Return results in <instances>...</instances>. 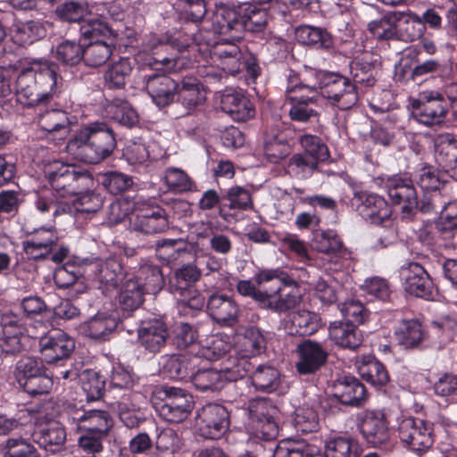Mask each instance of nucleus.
I'll return each mask as SVG.
<instances>
[{"instance_id":"f257e3e1","label":"nucleus","mask_w":457,"mask_h":457,"mask_svg":"<svg viewBox=\"0 0 457 457\" xmlns=\"http://www.w3.org/2000/svg\"><path fill=\"white\" fill-rule=\"evenodd\" d=\"M62 87L58 63L46 58L31 59L16 78L17 99L27 107L50 104L59 96Z\"/></svg>"},{"instance_id":"f03ea898","label":"nucleus","mask_w":457,"mask_h":457,"mask_svg":"<svg viewBox=\"0 0 457 457\" xmlns=\"http://www.w3.org/2000/svg\"><path fill=\"white\" fill-rule=\"evenodd\" d=\"M215 24L219 34L239 40L244 30L262 32L268 24V12L251 3L221 5L215 13Z\"/></svg>"},{"instance_id":"7ed1b4c3","label":"nucleus","mask_w":457,"mask_h":457,"mask_svg":"<svg viewBox=\"0 0 457 457\" xmlns=\"http://www.w3.org/2000/svg\"><path fill=\"white\" fill-rule=\"evenodd\" d=\"M115 147L114 133L104 122H94L80 129L67 145L76 158L91 164L109 157Z\"/></svg>"},{"instance_id":"20e7f679","label":"nucleus","mask_w":457,"mask_h":457,"mask_svg":"<svg viewBox=\"0 0 457 457\" xmlns=\"http://www.w3.org/2000/svg\"><path fill=\"white\" fill-rule=\"evenodd\" d=\"M253 279L259 287L273 280L278 282L273 291L266 290L262 305L263 309L285 313L295 308L302 300L296 280L280 268L260 269Z\"/></svg>"},{"instance_id":"39448f33","label":"nucleus","mask_w":457,"mask_h":457,"mask_svg":"<svg viewBox=\"0 0 457 457\" xmlns=\"http://www.w3.org/2000/svg\"><path fill=\"white\" fill-rule=\"evenodd\" d=\"M80 37L89 42L84 46V62L89 67H100L112 56L116 46V34L104 22L94 20L79 28Z\"/></svg>"},{"instance_id":"423d86ee","label":"nucleus","mask_w":457,"mask_h":457,"mask_svg":"<svg viewBox=\"0 0 457 457\" xmlns=\"http://www.w3.org/2000/svg\"><path fill=\"white\" fill-rule=\"evenodd\" d=\"M44 172L52 189L61 197L75 195L94 186L91 173L74 164L56 161L46 166Z\"/></svg>"},{"instance_id":"0eeeda50","label":"nucleus","mask_w":457,"mask_h":457,"mask_svg":"<svg viewBox=\"0 0 457 457\" xmlns=\"http://www.w3.org/2000/svg\"><path fill=\"white\" fill-rule=\"evenodd\" d=\"M61 420L75 432H88L108 436L112 427V420L108 411L103 410L77 407L69 404L60 415Z\"/></svg>"},{"instance_id":"6e6552de","label":"nucleus","mask_w":457,"mask_h":457,"mask_svg":"<svg viewBox=\"0 0 457 457\" xmlns=\"http://www.w3.org/2000/svg\"><path fill=\"white\" fill-rule=\"evenodd\" d=\"M200 277L201 270L195 264H184L170 278L169 292L182 304L192 310H201L204 306V297L195 287Z\"/></svg>"},{"instance_id":"1a4fd4ad","label":"nucleus","mask_w":457,"mask_h":457,"mask_svg":"<svg viewBox=\"0 0 457 457\" xmlns=\"http://www.w3.org/2000/svg\"><path fill=\"white\" fill-rule=\"evenodd\" d=\"M385 189L392 204L400 206L401 219L412 220L418 212V194L411 177L407 174L390 176L385 181Z\"/></svg>"},{"instance_id":"9d476101","label":"nucleus","mask_w":457,"mask_h":457,"mask_svg":"<svg viewBox=\"0 0 457 457\" xmlns=\"http://www.w3.org/2000/svg\"><path fill=\"white\" fill-rule=\"evenodd\" d=\"M251 364L245 360H237L231 367L223 370L212 368H199L194 370L191 381L195 387L202 392L220 390L226 381H236L244 378L249 371Z\"/></svg>"},{"instance_id":"9b49d317","label":"nucleus","mask_w":457,"mask_h":457,"mask_svg":"<svg viewBox=\"0 0 457 457\" xmlns=\"http://www.w3.org/2000/svg\"><path fill=\"white\" fill-rule=\"evenodd\" d=\"M368 30L378 40L414 41L422 36L421 29L409 31L404 12H390L369 22Z\"/></svg>"},{"instance_id":"f8f14e48","label":"nucleus","mask_w":457,"mask_h":457,"mask_svg":"<svg viewBox=\"0 0 457 457\" xmlns=\"http://www.w3.org/2000/svg\"><path fill=\"white\" fill-rule=\"evenodd\" d=\"M247 410L255 430L263 440L270 441L278 436L279 409L271 398L253 399L249 402Z\"/></svg>"},{"instance_id":"ddd939ff","label":"nucleus","mask_w":457,"mask_h":457,"mask_svg":"<svg viewBox=\"0 0 457 457\" xmlns=\"http://www.w3.org/2000/svg\"><path fill=\"white\" fill-rule=\"evenodd\" d=\"M447 114L443 95L439 91L428 90L411 101V116L426 127L440 125Z\"/></svg>"},{"instance_id":"4468645a","label":"nucleus","mask_w":457,"mask_h":457,"mask_svg":"<svg viewBox=\"0 0 457 457\" xmlns=\"http://www.w3.org/2000/svg\"><path fill=\"white\" fill-rule=\"evenodd\" d=\"M164 396L155 403L159 416L170 422L179 423L185 420L193 409V397L186 390L178 387H166Z\"/></svg>"},{"instance_id":"2eb2a0df","label":"nucleus","mask_w":457,"mask_h":457,"mask_svg":"<svg viewBox=\"0 0 457 457\" xmlns=\"http://www.w3.org/2000/svg\"><path fill=\"white\" fill-rule=\"evenodd\" d=\"M399 438L417 453L428 451L434 444L431 424L414 417L402 418L398 422Z\"/></svg>"},{"instance_id":"dca6fc26","label":"nucleus","mask_w":457,"mask_h":457,"mask_svg":"<svg viewBox=\"0 0 457 457\" xmlns=\"http://www.w3.org/2000/svg\"><path fill=\"white\" fill-rule=\"evenodd\" d=\"M135 204L140 209L131 221L134 231L152 235L165 232L169 228V218L167 212L158 205H154L150 199L137 198Z\"/></svg>"},{"instance_id":"f3484780","label":"nucleus","mask_w":457,"mask_h":457,"mask_svg":"<svg viewBox=\"0 0 457 457\" xmlns=\"http://www.w3.org/2000/svg\"><path fill=\"white\" fill-rule=\"evenodd\" d=\"M356 421L358 430L368 445L381 447L388 443V423L382 411L363 410L357 414Z\"/></svg>"},{"instance_id":"a211bd4d","label":"nucleus","mask_w":457,"mask_h":457,"mask_svg":"<svg viewBox=\"0 0 457 457\" xmlns=\"http://www.w3.org/2000/svg\"><path fill=\"white\" fill-rule=\"evenodd\" d=\"M40 353L47 364L62 366L75 349L74 339L60 329H53L40 337Z\"/></svg>"},{"instance_id":"6ab92c4d","label":"nucleus","mask_w":457,"mask_h":457,"mask_svg":"<svg viewBox=\"0 0 457 457\" xmlns=\"http://www.w3.org/2000/svg\"><path fill=\"white\" fill-rule=\"evenodd\" d=\"M196 427L200 436L206 439L220 438L229 428L228 409L219 403L204 405L198 412Z\"/></svg>"},{"instance_id":"aec40b11","label":"nucleus","mask_w":457,"mask_h":457,"mask_svg":"<svg viewBox=\"0 0 457 457\" xmlns=\"http://www.w3.org/2000/svg\"><path fill=\"white\" fill-rule=\"evenodd\" d=\"M171 46L156 36H151L144 44V50L151 56L148 65L154 70H163L170 72H178L187 64V59L183 55L169 53Z\"/></svg>"},{"instance_id":"412c9836","label":"nucleus","mask_w":457,"mask_h":457,"mask_svg":"<svg viewBox=\"0 0 457 457\" xmlns=\"http://www.w3.org/2000/svg\"><path fill=\"white\" fill-rule=\"evenodd\" d=\"M399 276L406 292L417 297L433 298L434 283L423 266L418 262H408L399 270Z\"/></svg>"},{"instance_id":"4be33fe9","label":"nucleus","mask_w":457,"mask_h":457,"mask_svg":"<svg viewBox=\"0 0 457 457\" xmlns=\"http://www.w3.org/2000/svg\"><path fill=\"white\" fill-rule=\"evenodd\" d=\"M25 233L28 238L22 242V246L30 259L37 261L47 258L58 245L59 236L54 228L41 227L31 231L25 230Z\"/></svg>"},{"instance_id":"5701e85b","label":"nucleus","mask_w":457,"mask_h":457,"mask_svg":"<svg viewBox=\"0 0 457 457\" xmlns=\"http://www.w3.org/2000/svg\"><path fill=\"white\" fill-rule=\"evenodd\" d=\"M333 395L342 404L355 408L364 406L369 399L365 386L351 375L339 376L333 382Z\"/></svg>"},{"instance_id":"b1692460","label":"nucleus","mask_w":457,"mask_h":457,"mask_svg":"<svg viewBox=\"0 0 457 457\" xmlns=\"http://www.w3.org/2000/svg\"><path fill=\"white\" fill-rule=\"evenodd\" d=\"M295 370L300 375H312L325 365L328 353L321 344L307 339L296 347Z\"/></svg>"},{"instance_id":"393cba45","label":"nucleus","mask_w":457,"mask_h":457,"mask_svg":"<svg viewBox=\"0 0 457 457\" xmlns=\"http://www.w3.org/2000/svg\"><path fill=\"white\" fill-rule=\"evenodd\" d=\"M145 88L152 101L158 107H165L173 103L179 83L162 73H151L144 76Z\"/></svg>"},{"instance_id":"a878e982","label":"nucleus","mask_w":457,"mask_h":457,"mask_svg":"<svg viewBox=\"0 0 457 457\" xmlns=\"http://www.w3.org/2000/svg\"><path fill=\"white\" fill-rule=\"evenodd\" d=\"M67 112L61 109L40 111L36 121L38 128L53 138H65L71 132L72 119Z\"/></svg>"},{"instance_id":"bb28decb","label":"nucleus","mask_w":457,"mask_h":457,"mask_svg":"<svg viewBox=\"0 0 457 457\" xmlns=\"http://www.w3.org/2000/svg\"><path fill=\"white\" fill-rule=\"evenodd\" d=\"M207 310L213 320L222 326L233 327L238 321L239 305L225 294H212L207 301Z\"/></svg>"},{"instance_id":"cd10ccee","label":"nucleus","mask_w":457,"mask_h":457,"mask_svg":"<svg viewBox=\"0 0 457 457\" xmlns=\"http://www.w3.org/2000/svg\"><path fill=\"white\" fill-rule=\"evenodd\" d=\"M356 196L360 201L357 211L364 220L380 224L391 217L392 209L383 196L368 192H361Z\"/></svg>"},{"instance_id":"c85d7f7f","label":"nucleus","mask_w":457,"mask_h":457,"mask_svg":"<svg viewBox=\"0 0 457 457\" xmlns=\"http://www.w3.org/2000/svg\"><path fill=\"white\" fill-rule=\"evenodd\" d=\"M228 37L225 42L218 43L212 52V57L217 66L228 75L239 73L242 70V58L244 53Z\"/></svg>"},{"instance_id":"c756f323","label":"nucleus","mask_w":457,"mask_h":457,"mask_svg":"<svg viewBox=\"0 0 457 457\" xmlns=\"http://www.w3.org/2000/svg\"><path fill=\"white\" fill-rule=\"evenodd\" d=\"M220 108L236 121H245L255 115L252 102L242 91L226 90L220 97Z\"/></svg>"},{"instance_id":"7c9ffc66","label":"nucleus","mask_w":457,"mask_h":457,"mask_svg":"<svg viewBox=\"0 0 457 457\" xmlns=\"http://www.w3.org/2000/svg\"><path fill=\"white\" fill-rule=\"evenodd\" d=\"M435 158L437 164L457 180V138L453 134H439L435 139Z\"/></svg>"},{"instance_id":"2f4dec72","label":"nucleus","mask_w":457,"mask_h":457,"mask_svg":"<svg viewBox=\"0 0 457 457\" xmlns=\"http://www.w3.org/2000/svg\"><path fill=\"white\" fill-rule=\"evenodd\" d=\"M200 365L197 355L173 354L162 359V372L169 378L181 380L190 378L194 370Z\"/></svg>"},{"instance_id":"473e14b6","label":"nucleus","mask_w":457,"mask_h":457,"mask_svg":"<svg viewBox=\"0 0 457 457\" xmlns=\"http://www.w3.org/2000/svg\"><path fill=\"white\" fill-rule=\"evenodd\" d=\"M140 345L149 353H158L165 345L168 337L166 325L160 320L142 321L137 329Z\"/></svg>"},{"instance_id":"72a5a7b5","label":"nucleus","mask_w":457,"mask_h":457,"mask_svg":"<svg viewBox=\"0 0 457 457\" xmlns=\"http://www.w3.org/2000/svg\"><path fill=\"white\" fill-rule=\"evenodd\" d=\"M65 426L67 425L62 421V423L57 421L49 422L34 432V440L46 452L58 453L64 448L66 443Z\"/></svg>"},{"instance_id":"f704fd0d","label":"nucleus","mask_w":457,"mask_h":457,"mask_svg":"<svg viewBox=\"0 0 457 457\" xmlns=\"http://www.w3.org/2000/svg\"><path fill=\"white\" fill-rule=\"evenodd\" d=\"M137 380L135 374L123 366H113L108 378L107 392L114 398L120 397V400L136 398L138 395L133 393V389Z\"/></svg>"},{"instance_id":"c9c22d12","label":"nucleus","mask_w":457,"mask_h":457,"mask_svg":"<svg viewBox=\"0 0 457 457\" xmlns=\"http://www.w3.org/2000/svg\"><path fill=\"white\" fill-rule=\"evenodd\" d=\"M295 37L301 45L330 54L335 52L334 38L325 29L310 25L299 26L295 29Z\"/></svg>"},{"instance_id":"e433bc0d","label":"nucleus","mask_w":457,"mask_h":457,"mask_svg":"<svg viewBox=\"0 0 457 457\" xmlns=\"http://www.w3.org/2000/svg\"><path fill=\"white\" fill-rule=\"evenodd\" d=\"M330 339L339 347L356 350L361 345L363 336L352 322L334 321L328 328Z\"/></svg>"},{"instance_id":"4c0bfd02","label":"nucleus","mask_w":457,"mask_h":457,"mask_svg":"<svg viewBox=\"0 0 457 457\" xmlns=\"http://www.w3.org/2000/svg\"><path fill=\"white\" fill-rule=\"evenodd\" d=\"M395 336L398 345L403 348L412 349L421 345L427 332L418 320H403L395 328Z\"/></svg>"},{"instance_id":"58836bf2","label":"nucleus","mask_w":457,"mask_h":457,"mask_svg":"<svg viewBox=\"0 0 457 457\" xmlns=\"http://www.w3.org/2000/svg\"><path fill=\"white\" fill-rule=\"evenodd\" d=\"M117 321L114 318L98 313L79 326L80 333L97 341L109 340L110 335L116 329Z\"/></svg>"},{"instance_id":"ea45409f","label":"nucleus","mask_w":457,"mask_h":457,"mask_svg":"<svg viewBox=\"0 0 457 457\" xmlns=\"http://www.w3.org/2000/svg\"><path fill=\"white\" fill-rule=\"evenodd\" d=\"M238 351L242 354L239 360L254 357L262 353L266 349V338L262 331L254 326L246 328L237 343Z\"/></svg>"},{"instance_id":"a19ab883","label":"nucleus","mask_w":457,"mask_h":457,"mask_svg":"<svg viewBox=\"0 0 457 457\" xmlns=\"http://www.w3.org/2000/svg\"><path fill=\"white\" fill-rule=\"evenodd\" d=\"M154 143L148 142L142 137L129 140L123 151V156L130 164H144L155 161L158 155L154 154Z\"/></svg>"},{"instance_id":"79ce46f5","label":"nucleus","mask_w":457,"mask_h":457,"mask_svg":"<svg viewBox=\"0 0 457 457\" xmlns=\"http://www.w3.org/2000/svg\"><path fill=\"white\" fill-rule=\"evenodd\" d=\"M308 74L315 79L316 92L320 89L321 94L329 101L337 96L345 83H348L349 79L337 72L312 69Z\"/></svg>"},{"instance_id":"37998d69","label":"nucleus","mask_w":457,"mask_h":457,"mask_svg":"<svg viewBox=\"0 0 457 457\" xmlns=\"http://www.w3.org/2000/svg\"><path fill=\"white\" fill-rule=\"evenodd\" d=\"M46 36V29L39 21L17 22L12 28V38L20 46L31 45Z\"/></svg>"},{"instance_id":"c03bdc74","label":"nucleus","mask_w":457,"mask_h":457,"mask_svg":"<svg viewBox=\"0 0 457 457\" xmlns=\"http://www.w3.org/2000/svg\"><path fill=\"white\" fill-rule=\"evenodd\" d=\"M132 72L129 58L120 57L111 63L104 74V87L108 89H121L126 86Z\"/></svg>"},{"instance_id":"a18cd8bd","label":"nucleus","mask_w":457,"mask_h":457,"mask_svg":"<svg viewBox=\"0 0 457 457\" xmlns=\"http://www.w3.org/2000/svg\"><path fill=\"white\" fill-rule=\"evenodd\" d=\"M290 108L288 115L290 119L297 122H307L319 116L316 109L317 96H289Z\"/></svg>"},{"instance_id":"49530a36","label":"nucleus","mask_w":457,"mask_h":457,"mask_svg":"<svg viewBox=\"0 0 457 457\" xmlns=\"http://www.w3.org/2000/svg\"><path fill=\"white\" fill-rule=\"evenodd\" d=\"M178 101L191 111L205 101V93L202 84L195 78H185L176 94Z\"/></svg>"},{"instance_id":"de8ad7c7","label":"nucleus","mask_w":457,"mask_h":457,"mask_svg":"<svg viewBox=\"0 0 457 457\" xmlns=\"http://www.w3.org/2000/svg\"><path fill=\"white\" fill-rule=\"evenodd\" d=\"M96 275L99 282L112 288L117 287L125 278L120 262L113 256L97 262Z\"/></svg>"},{"instance_id":"09e8293b","label":"nucleus","mask_w":457,"mask_h":457,"mask_svg":"<svg viewBox=\"0 0 457 457\" xmlns=\"http://www.w3.org/2000/svg\"><path fill=\"white\" fill-rule=\"evenodd\" d=\"M377 60H369L366 56L353 60L350 63V72L353 84L367 87L374 86L377 81Z\"/></svg>"},{"instance_id":"8fccbe9b","label":"nucleus","mask_w":457,"mask_h":457,"mask_svg":"<svg viewBox=\"0 0 457 457\" xmlns=\"http://www.w3.org/2000/svg\"><path fill=\"white\" fill-rule=\"evenodd\" d=\"M361 448L350 436L329 437L325 443L326 457H360Z\"/></svg>"},{"instance_id":"3c124183","label":"nucleus","mask_w":457,"mask_h":457,"mask_svg":"<svg viewBox=\"0 0 457 457\" xmlns=\"http://www.w3.org/2000/svg\"><path fill=\"white\" fill-rule=\"evenodd\" d=\"M251 382L256 391L272 393L280 385V374L272 366L259 365L251 375Z\"/></svg>"},{"instance_id":"603ef678","label":"nucleus","mask_w":457,"mask_h":457,"mask_svg":"<svg viewBox=\"0 0 457 457\" xmlns=\"http://www.w3.org/2000/svg\"><path fill=\"white\" fill-rule=\"evenodd\" d=\"M312 245L318 252L335 257H344L348 254L341 238L330 229L317 233L312 240Z\"/></svg>"},{"instance_id":"864d4df0","label":"nucleus","mask_w":457,"mask_h":457,"mask_svg":"<svg viewBox=\"0 0 457 457\" xmlns=\"http://www.w3.org/2000/svg\"><path fill=\"white\" fill-rule=\"evenodd\" d=\"M319 170V164L299 153L293 154L287 161L285 172L298 180L310 179Z\"/></svg>"},{"instance_id":"5fc2aeb1","label":"nucleus","mask_w":457,"mask_h":457,"mask_svg":"<svg viewBox=\"0 0 457 457\" xmlns=\"http://www.w3.org/2000/svg\"><path fill=\"white\" fill-rule=\"evenodd\" d=\"M298 142L303 149L300 153L319 165L329 159L328 148L320 137L303 134L299 137Z\"/></svg>"},{"instance_id":"6e6d98bb","label":"nucleus","mask_w":457,"mask_h":457,"mask_svg":"<svg viewBox=\"0 0 457 457\" xmlns=\"http://www.w3.org/2000/svg\"><path fill=\"white\" fill-rule=\"evenodd\" d=\"M145 294L146 293L143 289L142 283L131 277L121 287L119 303L124 311L137 310L143 303Z\"/></svg>"},{"instance_id":"4d7b16f0","label":"nucleus","mask_w":457,"mask_h":457,"mask_svg":"<svg viewBox=\"0 0 457 457\" xmlns=\"http://www.w3.org/2000/svg\"><path fill=\"white\" fill-rule=\"evenodd\" d=\"M132 278L142 283L143 289L146 294H156L164 286V278L161 268L151 263L141 265Z\"/></svg>"},{"instance_id":"13d9d810","label":"nucleus","mask_w":457,"mask_h":457,"mask_svg":"<svg viewBox=\"0 0 457 457\" xmlns=\"http://www.w3.org/2000/svg\"><path fill=\"white\" fill-rule=\"evenodd\" d=\"M292 424L295 429L302 434H310L319 431L320 417L317 411L309 405L297 407L293 415Z\"/></svg>"},{"instance_id":"bf43d9fd","label":"nucleus","mask_w":457,"mask_h":457,"mask_svg":"<svg viewBox=\"0 0 457 457\" xmlns=\"http://www.w3.org/2000/svg\"><path fill=\"white\" fill-rule=\"evenodd\" d=\"M54 58L65 66H76L84 62V46L75 40H63L53 50Z\"/></svg>"},{"instance_id":"052dcab7","label":"nucleus","mask_w":457,"mask_h":457,"mask_svg":"<svg viewBox=\"0 0 457 457\" xmlns=\"http://www.w3.org/2000/svg\"><path fill=\"white\" fill-rule=\"evenodd\" d=\"M231 347L229 337L226 334H215L208 337L205 344L195 354L209 361H215L226 354Z\"/></svg>"},{"instance_id":"680f3d73","label":"nucleus","mask_w":457,"mask_h":457,"mask_svg":"<svg viewBox=\"0 0 457 457\" xmlns=\"http://www.w3.org/2000/svg\"><path fill=\"white\" fill-rule=\"evenodd\" d=\"M360 376L373 386H385L389 380L388 372L383 363L369 356L358 367Z\"/></svg>"},{"instance_id":"e2e57ef3","label":"nucleus","mask_w":457,"mask_h":457,"mask_svg":"<svg viewBox=\"0 0 457 457\" xmlns=\"http://www.w3.org/2000/svg\"><path fill=\"white\" fill-rule=\"evenodd\" d=\"M221 204L231 210L245 211L253 207V199L250 191L240 186L229 187L221 195Z\"/></svg>"},{"instance_id":"0e129e2a","label":"nucleus","mask_w":457,"mask_h":457,"mask_svg":"<svg viewBox=\"0 0 457 457\" xmlns=\"http://www.w3.org/2000/svg\"><path fill=\"white\" fill-rule=\"evenodd\" d=\"M79 382L87 401H95L103 397L105 392L104 379L95 370L86 369L80 372Z\"/></svg>"},{"instance_id":"69168bd1","label":"nucleus","mask_w":457,"mask_h":457,"mask_svg":"<svg viewBox=\"0 0 457 457\" xmlns=\"http://www.w3.org/2000/svg\"><path fill=\"white\" fill-rule=\"evenodd\" d=\"M310 70L311 69L305 70L301 76L293 70H287L284 72L283 76L286 81L285 93L287 100H289V96H294V93H300L303 89L316 93L315 79L313 81H309V79L307 78Z\"/></svg>"},{"instance_id":"338daca9","label":"nucleus","mask_w":457,"mask_h":457,"mask_svg":"<svg viewBox=\"0 0 457 457\" xmlns=\"http://www.w3.org/2000/svg\"><path fill=\"white\" fill-rule=\"evenodd\" d=\"M45 370L43 361L33 356H23L15 364L13 375L18 384L40 375Z\"/></svg>"},{"instance_id":"774afa93","label":"nucleus","mask_w":457,"mask_h":457,"mask_svg":"<svg viewBox=\"0 0 457 457\" xmlns=\"http://www.w3.org/2000/svg\"><path fill=\"white\" fill-rule=\"evenodd\" d=\"M164 181L170 190L177 193L191 191L195 187L186 171L179 168L169 167L164 171Z\"/></svg>"}]
</instances>
